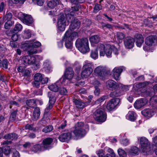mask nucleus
Returning <instances> with one entry per match:
<instances>
[{
    "label": "nucleus",
    "instance_id": "nucleus-1",
    "mask_svg": "<svg viewBox=\"0 0 157 157\" xmlns=\"http://www.w3.org/2000/svg\"><path fill=\"white\" fill-rule=\"evenodd\" d=\"M75 45L79 51L83 53L89 51L88 40L86 38L78 39L76 41Z\"/></svg>",
    "mask_w": 157,
    "mask_h": 157
},
{
    "label": "nucleus",
    "instance_id": "nucleus-2",
    "mask_svg": "<svg viewBox=\"0 0 157 157\" xmlns=\"http://www.w3.org/2000/svg\"><path fill=\"white\" fill-rule=\"evenodd\" d=\"M84 124L83 122L77 123L73 128V132L75 136L78 138H82L85 135L86 132L83 128Z\"/></svg>",
    "mask_w": 157,
    "mask_h": 157
},
{
    "label": "nucleus",
    "instance_id": "nucleus-3",
    "mask_svg": "<svg viewBox=\"0 0 157 157\" xmlns=\"http://www.w3.org/2000/svg\"><path fill=\"white\" fill-rule=\"evenodd\" d=\"M93 64L92 63L86 61L85 62L81 73V76L83 78H86L92 74L93 69Z\"/></svg>",
    "mask_w": 157,
    "mask_h": 157
},
{
    "label": "nucleus",
    "instance_id": "nucleus-4",
    "mask_svg": "<svg viewBox=\"0 0 157 157\" xmlns=\"http://www.w3.org/2000/svg\"><path fill=\"white\" fill-rule=\"evenodd\" d=\"M140 145V149L142 152L145 155L148 154L151 150V144L148 139L144 137H142L138 139Z\"/></svg>",
    "mask_w": 157,
    "mask_h": 157
},
{
    "label": "nucleus",
    "instance_id": "nucleus-5",
    "mask_svg": "<svg viewBox=\"0 0 157 157\" xmlns=\"http://www.w3.org/2000/svg\"><path fill=\"white\" fill-rule=\"evenodd\" d=\"M97 49L99 51L100 55L101 56H104L105 54L106 56H110L112 54V46L109 44L104 45L102 44H98Z\"/></svg>",
    "mask_w": 157,
    "mask_h": 157
},
{
    "label": "nucleus",
    "instance_id": "nucleus-6",
    "mask_svg": "<svg viewBox=\"0 0 157 157\" xmlns=\"http://www.w3.org/2000/svg\"><path fill=\"white\" fill-rule=\"evenodd\" d=\"M74 75V72L72 68L69 67L66 68L62 78V83L64 85L67 84L69 81L73 78Z\"/></svg>",
    "mask_w": 157,
    "mask_h": 157
},
{
    "label": "nucleus",
    "instance_id": "nucleus-7",
    "mask_svg": "<svg viewBox=\"0 0 157 157\" xmlns=\"http://www.w3.org/2000/svg\"><path fill=\"white\" fill-rule=\"evenodd\" d=\"M94 117L98 122H103L106 119V116L103 110L102 109H98L94 113Z\"/></svg>",
    "mask_w": 157,
    "mask_h": 157
},
{
    "label": "nucleus",
    "instance_id": "nucleus-8",
    "mask_svg": "<svg viewBox=\"0 0 157 157\" xmlns=\"http://www.w3.org/2000/svg\"><path fill=\"white\" fill-rule=\"evenodd\" d=\"M120 99L119 98H113L107 102L106 107L109 111L113 110L119 103Z\"/></svg>",
    "mask_w": 157,
    "mask_h": 157
},
{
    "label": "nucleus",
    "instance_id": "nucleus-9",
    "mask_svg": "<svg viewBox=\"0 0 157 157\" xmlns=\"http://www.w3.org/2000/svg\"><path fill=\"white\" fill-rule=\"evenodd\" d=\"M22 63L25 65L27 66L29 64H33L36 61V58L33 56H23L21 59Z\"/></svg>",
    "mask_w": 157,
    "mask_h": 157
},
{
    "label": "nucleus",
    "instance_id": "nucleus-10",
    "mask_svg": "<svg viewBox=\"0 0 157 157\" xmlns=\"http://www.w3.org/2000/svg\"><path fill=\"white\" fill-rule=\"evenodd\" d=\"M53 139L51 138H47L44 139L42 142V147L44 150L49 149L53 147L52 144Z\"/></svg>",
    "mask_w": 157,
    "mask_h": 157
},
{
    "label": "nucleus",
    "instance_id": "nucleus-11",
    "mask_svg": "<svg viewBox=\"0 0 157 157\" xmlns=\"http://www.w3.org/2000/svg\"><path fill=\"white\" fill-rule=\"evenodd\" d=\"M106 86L108 89L112 91L118 88L119 87V85L116 82L112 80H108L106 82Z\"/></svg>",
    "mask_w": 157,
    "mask_h": 157
},
{
    "label": "nucleus",
    "instance_id": "nucleus-12",
    "mask_svg": "<svg viewBox=\"0 0 157 157\" xmlns=\"http://www.w3.org/2000/svg\"><path fill=\"white\" fill-rule=\"evenodd\" d=\"M94 71V73L101 78H104L106 75L105 69L101 66L97 67Z\"/></svg>",
    "mask_w": 157,
    "mask_h": 157
},
{
    "label": "nucleus",
    "instance_id": "nucleus-13",
    "mask_svg": "<svg viewBox=\"0 0 157 157\" xmlns=\"http://www.w3.org/2000/svg\"><path fill=\"white\" fill-rule=\"evenodd\" d=\"M134 42H136L138 47H140L144 42V38L142 35L139 33L136 34L134 37Z\"/></svg>",
    "mask_w": 157,
    "mask_h": 157
},
{
    "label": "nucleus",
    "instance_id": "nucleus-14",
    "mask_svg": "<svg viewBox=\"0 0 157 157\" xmlns=\"http://www.w3.org/2000/svg\"><path fill=\"white\" fill-rule=\"evenodd\" d=\"M123 70V67H115L113 70V75L116 80L119 79L120 75Z\"/></svg>",
    "mask_w": 157,
    "mask_h": 157
},
{
    "label": "nucleus",
    "instance_id": "nucleus-15",
    "mask_svg": "<svg viewBox=\"0 0 157 157\" xmlns=\"http://www.w3.org/2000/svg\"><path fill=\"white\" fill-rule=\"evenodd\" d=\"M147 102V101L146 99L142 98L136 101L134 104V106L136 109H140L145 105Z\"/></svg>",
    "mask_w": 157,
    "mask_h": 157
},
{
    "label": "nucleus",
    "instance_id": "nucleus-16",
    "mask_svg": "<svg viewBox=\"0 0 157 157\" xmlns=\"http://www.w3.org/2000/svg\"><path fill=\"white\" fill-rule=\"evenodd\" d=\"M124 43L125 47L127 48H132L134 44L133 39L131 37H126L124 39Z\"/></svg>",
    "mask_w": 157,
    "mask_h": 157
},
{
    "label": "nucleus",
    "instance_id": "nucleus-17",
    "mask_svg": "<svg viewBox=\"0 0 157 157\" xmlns=\"http://www.w3.org/2000/svg\"><path fill=\"white\" fill-rule=\"evenodd\" d=\"M23 18L22 19L23 22L25 24L29 25L33 22V18L31 15L28 14H23Z\"/></svg>",
    "mask_w": 157,
    "mask_h": 157
},
{
    "label": "nucleus",
    "instance_id": "nucleus-18",
    "mask_svg": "<svg viewBox=\"0 0 157 157\" xmlns=\"http://www.w3.org/2000/svg\"><path fill=\"white\" fill-rule=\"evenodd\" d=\"M81 8V6L80 5H77L76 6H74L72 7L71 9L72 11H71L70 13H65L66 17L71 18V16L75 15V12L79 10V9Z\"/></svg>",
    "mask_w": 157,
    "mask_h": 157
},
{
    "label": "nucleus",
    "instance_id": "nucleus-19",
    "mask_svg": "<svg viewBox=\"0 0 157 157\" xmlns=\"http://www.w3.org/2000/svg\"><path fill=\"white\" fill-rule=\"evenodd\" d=\"M64 36L71 40H72L74 38L78 36V33L74 32H72L71 30H67L65 33Z\"/></svg>",
    "mask_w": 157,
    "mask_h": 157
},
{
    "label": "nucleus",
    "instance_id": "nucleus-20",
    "mask_svg": "<svg viewBox=\"0 0 157 157\" xmlns=\"http://www.w3.org/2000/svg\"><path fill=\"white\" fill-rule=\"evenodd\" d=\"M71 134L70 132L65 133L59 136L58 137L59 140L61 142L67 141L71 139Z\"/></svg>",
    "mask_w": 157,
    "mask_h": 157
},
{
    "label": "nucleus",
    "instance_id": "nucleus-21",
    "mask_svg": "<svg viewBox=\"0 0 157 157\" xmlns=\"http://www.w3.org/2000/svg\"><path fill=\"white\" fill-rule=\"evenodd\" d=\"M80 22L77 19H75L73 20L71 22L70 25V28L71 29H78L80 26Z\"/></svg>",
    "mask_w": 157,
    "mask_h": 157
},
{
    "label": "nucleus",
    "instance_id": "nucleus-22",
    "mask_svg": "<svg viewBox=\"0 0 157 157\" xmlns=\"http://www.w3.org/2000/svg\"><path fill=\"white\" fill-rule=\"evenodd\" d=\"M142 115L145 117H151L154 114V112L151 109H146L141 111Z\"/></svg>",
    "mask_w": 157,
    "mask_h": 157
},
{
    "label": "nucleus",
    "instance_id": "nucleus-23",
    "mask_svg": "<svg viewBox=\"0 0 157 157\" xmlns=\"http://www.w3.org/2000/svg\"><path fill=\"white\" fill-rule=\"evenodd\" d=\"M73 102L76 107L82 109L87 105V103L84 102L80 100L75 99Z\"/></svg>",
    "mask_w": 157,
    "mask_h": 157
},
{
    "label": "nucleus",
    "instance_id": "nucleus-24",
    "mask_svg": "<svg viewBox=\"0 0 157 157\" xmlns=\"http://www.w3.org/2000/svg\"><path fill=\"white\" fill-rule=\"evenodd\" d=\"M155 40V37L154 36H151L147 37L145 40L146 45L151 46L152 45Z\"/></svg>",
    "mask_w": 157,
    "mask_h": 157
},
{
    "label": "nucleus",
    "instance_id": "nucleus-25",
    "mask_svg": "<svg viewBox=\"0 0 157 157\" xmlns=\"http://www.w3.org/2000/svg\"><path fill=\"white\" fill-rule=\"evenodd\" d=\"M18 136L14 133H12L6 135L4 136V138L6 139L10 140H16L17 139Z\"/></svg>",
    "mask_w": 157,
    "mask_h": 157
},
{
    "label": "nucleus",
    "instance_id": "nucleus-26",
    "mask_svg": "<svg viewBox=\"0 0 157 157\" xmlns=\"http://www.w3.org/2000/svg\"><path fill=\"white\" fill-rule=\"evenodd\" d=\"M40 115V109L38 107H36L33 111V119L36 121L38 120Z\"/></svg>",
    "mask_w": 157,
    "mask_h": 157
},
{
    "label": "nucleus",
    "instance_id": "nucleus-27",
    "mask_svg": "<svg viewBox=\"0 0 157 157\" xmlns=\"http://www.w3.org/2000/svg\"><path fill=\"white\" fill-rule=\"evenodd\" d=\"M26 105L29 107L34 108L36 106V101L34 99H29L26 101Z\"/></svg>",
    "mask_w": 157,
    "mask_h": 157
},
{
    "label": "nucleus",
    "instance_id": "nucleus-28",
    "mask_svg": "<svg viewBox=\"0 0 157 157\" xmlns=\"http://www.w3.org/2000/svg\"><path fill=\"white\" fill-rule=\"evenodd\" d=\"M63 40L65 42V45L66 47L69 49H71L72 48V40H70L69 38L66 37L65 36L63 38Z\"/></svg>",
    "mask_w": 157,
    "mask_h": 157
},
{
    "label": "nucleus",
    "instance_id": "nucleus-29",
    "mask_svg": "<svg viewBox=\"0 0 157 157\" xmlns=\"http://www.w3.org/2000/svg\"><path fill=\"white\" fill-rule=\"evenodd\" d=\"M109 94L111 98H114L117 97L121 94V92L118 88H117Z\"/></svg>",
    "mask_w": 157,
    "mask_h": 157
},
{
    "label": "nucleus",
    "instance_id": "nucleus-30",
    "mask_svg": "<svg viewBox=\"0 0 157 157\" xmlns=\"http://www.w3.org/2000/svg\"><path fill=\"white\" fill-rule=\"evenodd\" d=\"M43 67V69L47 73H49L52 71V68L48 61L44 62Z\"/></svg>",
    "mask_w": 157,
    "mask_h": 157
},
{
    "label": "nucleus",
    "instance_id": "nucleus-31",
    "mask_svg": "<svg viewBox=\"0 0 157 157\" xmlns=\"http://www.w3.org/2000/svg\"><path fill=\"white\" fill-rule=\"evenodd\" d=\"M100 40L99 36L97 35H94L90 37V42L93 43L97 44Z\"/></svg>",
    "mask_w": 157,
    "mask_h": 157
},
{
    "label": "nucleus",
    "instance_id": "nucleus-32",
    "mask_svg": "<svg viewBox=\"0 0 157 157\" xmlns=\"http://www.w3.org/2000/svg\"><path fill=\"white\" fill-rule=\"evenodd\" d=\"M57 0H52L48 1L47 4L48 6L50 8H53L58 3Z\"/></svg>",
    "mask_w": 157,
    "mask_h": 157
},
{
    "label": "nucleus",
    "instance_id": "nucleus-33",
    "mask_svg": "<svg viewBox=\"0 0 157 157\" xmlns=\"http://www.w3.org/2000/svg\"><path fill=\"white\" fill-rule=\"evenodd\" d=\"M136 113L133 111H129L127 115V117L130 121H133L136 120Z\"/></svg>",
    "mask_w": 157,
    "mask_h": 157
},
{
    "label": "nucleus",
    "instance_id": "nucleus-34",
    "mask_svg": "<svg viewBox=\"0 0 157 157\" xmlns=\"http://www.w3.org/2000/svg\"><path fill=\"white\" fill-rule=\"evenodd\" d=\"M48 96L49 99V101L52 104H54L56 101L54 93L51 92H49Z\"/></svg>",
    "mask_w": 157,
    "mask_h": 157
},
{
    "label": "nucleus",
    "instance_id": "nucleus-35",
    "mask_svg": "<svg viewBox=\"0 0 157 157\" xmlns=\"http://www.w3.org/2000/svg\"><path fill=\"white\" fill-rule=\"evenodd\" d=\"M139 151L138 148L136 147H132L128 152L131 155L134 156Z\"/></svg>",
    "mask_w": 157,
    "mask_h": 157
},
{
    "label": "nucleus",
    "instance_id": "nucleus-36",
    "mask_svg": "<svg viewBox=\"0 0 157 157\" xmlns=\"http://www.w3.org/2000/svg\"><path fill=\"white\" fill-rule=\"evenodd\" d=\"M144 24L146 26H150V25L152 23H155L154 20L152 19V17H148L147 19H145L144 21Z\"/></svg>",
    "mask_w": 157,
    "mask_h": 157
},
{
    "label": "nucleus",
    "instance_id": "nucleus-37",
    "mask_svg": "<svg viewBox=\"0 0 157 157\" xmlns=\"http://www.w3.org/2000/svg\"><path fill=\"white\" fill-rule=\"evenodd\" d=\"M151 104L155 108H157V95L152 97L150 99Z\"/></svg>",
    "mask_w": 157,
    "mask_h": 157
},
{
    "label": "nucleus",
    "instance_id": "nucleus-38",
    "mask_svg": "<svg viewBox=\"0 0 157 157\" xmlns=\"http://www.w3.org/2000/svg\"><path fill=\"white\" fill-rule=\"evenodd\" d=\"M58 91L59 93L61 95H67L68 93V91L66 88L64 87L59 88Z\"/></svg>",
    "mask_w": 157,
    "mask_h": 157
},
{
    "label": "nucleus",
    "instance_id": "nucleus-39",
    "mask_svg": "<svg viewBox=\"0 0 157 157\" xmlns=\"http://www.w3.org/2000/svg\"><path fill=\"white\" fill-rule=\"evenodd\" d=\"M31 36V31L29 29L25 30L24 31L23 35V37L25 39H28L30 38Z\"/></svg>",
    "mask_w": 157,
    "mask_h": 157
},
{
    "label": "nucleus",
    "instance_id": "nucleus-40",
    "mask_svg": "<svg viewBox=\"0 0 157 157\" xmlns=\"http://www.w3.org/2000/svg\"><path fill=\"white\" fill-rule=\"evenodd\" d=\"M98 50H99L97 49V47L95 49L91 50L90 56L93 59H96L98 57Z\"/></svg>",
    "mask_w": 157,
    "mask_h": 157
},
{
    "label": "nucleus",
    "instance_id": "nucleus-41",
    "mask_svg": "<svg viewBox=\"0 0 157 157\" xmlns=\"http://www.w3.org/2000/svg\"><path fill=\"white\" fill-rule=\"evenodd\" d=\"M41 145L40 144H36L32 147V150L35 152H36L41 150Z\"/></svg>",
    "mask_w": 157,
    "mask_h": 157
},
{
    "label": "nucleus",
    "instance_id": "nucleus-42",
    "mask_svg": "<svg viewBox=\"0 0 157 157\" xmlns=\"http://www.w3.org/2000/svg\"><path fill=\"white\" fill-rule=\"evenodd\" d=\"M8 63L7 59H4L2 61L0 60V67H3L5 69L8 68Z\"/></svg>",
    "mask_w": 157,
    "mask_h": 157
},
{
    "label": "nucleus",
    "instance_id": "nucleus-43",
    "mask_svg": "<svg viewBox=\"0 0 157 157\" xmlns=\"http://www.w3.org/2000/svg\"><path fill=\"white\" fill-rule=\"evenodd\" d=\"M48 88L54 92H57L59 89L58 86L56 84H52L48 86Z\"/></svg>",
    "mask_w": 157,
    "mask_h": 157
},
{
    "label": "nucleus",
    "instance_id": "nucleus-44",
    "mask_svg": "<svg viewBox=\"0 0 157 157\" xmlns=\"http://www.w3.org/2000/svg\"><path fill=\"white\" fill-rule=\"evenodd\" d=\"M30 48H31V43L29 44L27 42L23 44L21 46V48L24 51H28Z\"/></svg>",
    "mask_w": 157,
    "mask_h": 157
},
{
    "label": "nucleus",
    "instance_id": "nucleus-45",
    "mask_svg": "<svg viewBox=\"0 0 157 157\" xmlns=\"http://www.w3.org/2000/svg\"><path fill=\"white\" fill-rule=\"evenodd\" d=\"M43 76L40 73H36L34 76V80L40 82Z\"/></svg>",
    "mask_w": 157,
    "mask_h": 157
},
{
    "label": "nucleus",
    "instance_id": "nucleus-46",
    "mask_svg": "<svg viewBox=\"0 0 157 157\" xmlns=\"http://www.w3.org/2000/svg\"><path fill=\"white\" fill-rule=\"evenodd\" d=\"M102 8V6L100 4L96 3L95 4V6L94 7L93 11L94 13H96L101 10Z\"/></svg>",
    "mask_w": 157,
    "mask_h": 157
},
{
    "label": "nucleus",
    "instance_id": "nucleus-47",
    "mask_svg": "<svg viewBox=\"0 0 157 157\" xmlns=\"http://www.w3.org/2000/svg\"><path fill=\"white\" fill-rule=\"evenodd\" d=\"M53 129V127L52 125H49L44 128L42 131L45 133H47L51 132Z\"/></svg>",
    "mask_w": 157,
    "mask_h": 157
},
{
    "label": "nucleus",
    "instance_id": "nucleus-48",
    "mask_svg": "<svg viewBox=\"0 0 157 157\" xmlns=\"http://www.w3.org/2000/svg\"><path fill=\"white\" fill-rule=\"evenodd\" d=\"M22 29V26L20 24H16L13 30V32L17 33L19 31L21 30Z\"/></svg>",
    "mask_w": 157,
    "mask_h": 157
},
{
    "label": "nucleus",
    "instance_id": "nucleus-49",
    "mask_svg": "<svg viewBox=\"0 0 157 157\" xmlns=\"http://www.w3.org/2000/svg\"><path fill=\"white\" fill-rule=\"evenodd\" d=\"M11 34H12V35L11 38L13 41H15L17 40L18 38V36L16 33L14 32L13 30H11L10 31V33Z\"/></svg>",
    "mask_w": 157,
    "mask_h": 157
},
{
    "label": "nucleus",
    "instance_id": "nucleus-50",
    "mask_svg": "<svg viewBox=\"0 0 157 157\" xmlns=\"http://www.w3.org/2000/svg\"><path fill=\"white\" fill-rule=\"evenodd\" d=\"M118 152L120 157H126L127 156L126 153L125 151L121 148L118 149Z\"/></svg>",
    "mask_w": 157,
    "mask_h": 157
},
{
    "label": "nucleus",
    "instance_id": "nucleus-51",
    "mask_svg": "<svg viewBox=\"0 0 157 157\" xmlns=\"http://www.w3.org/2000/svg\"><path fill=\"white\" fill-rule=\"evenodd\" d=\"M102 25L101 28L103 29H112L113 28L112 25L109 24H106L104 22L101 23Z\"/></svg>",
    "mask_w": 157,
    "mask_h": 157
},
{
    "label": "nucleus",
    "instance_id": "nucleus-52",
    "mask_svg": "<svg viewBox=\"0 0 157 157\" xmlns=\"http://www.w3.org/2000/svg\"><path fill=\"white\" fill-rule=\"evenodd\" d=\"M3 152L4 154L6 155L9 154L11 151V148L10 147L6 146L3 149Z\"/></svg>",
    "mask_w": 157,
    "mask_h": 157
},
{
    "label": "nucleus",
    "instance_id": "nucleus-53",
    "mask_svg": "<svg viewBox=\"0 0 157 157\" xmlns=\"http://www.w3.org/2000/svg\"><path fill=\"white\" fill-rule=\"evenodd\" d=\"M59 21H60V23L61 24L65 23V17L64 15L62 14L59 16L58 19V24H59Z\"/></svg>",
    "mask_w": 157,
    "mask_h": 157
},
{
    "label": "nucleus",
    "instance_id": "nucleus-54",
    "mask_svg": "<svg viewBox=\"0 0 157 157\" xmlns=\"http://www.w3.org/2000/svg\"><path fill=\"white\" fill-rule=\"evenodd\" d=\"M58 27L59 29L61 31H63L64 30L65 27H66V24H61L60 23V21L59 22V24H58Z\"/></svg>",
    "mask_w": 157,
    "mask_h": 157
},
{
    "label": "nucleus",
    "instance_id": "nucleus-55",
    "mask_svg": "<svg viewBox=\"0 0 157 157\" xmlns=\"http://www.w3.org/2000/svg\"><path fill=\"white\" fill-rule=\"evenodd\" d=\"M41 45V43L39 42H36L33 43H31V48H35L40 47Z\"/></svg>",
    "mask_w": 157,
    "mask_h": 157
},
{
    "label": "nucleus",
    "instance_id": "nucleus-56",
    "mask_svg": "<svg viewBox=\"0 0 157 157\" xmlns=\"http://www.w3.org/2000/svg\"><path fill=\"white\" fill-rule=\"evenodd\" d=\"M37 52L36 49L32 48H30V49H29L27 51V53L29 55H33L36 54Z\"/></svg>",
    "mask_w": 157,
    "mask_h": 157
},
{
    "label": "nucleus",
    "instance_id": "nucleus-57",
    "mask_svg": "<svg viewBox=\"0 0 157 157\" xmlns=\"http://www.w3.org/2000/svg\"><path fill=\"white\" fill-rule=\"evenodd\" d=\"M108 98V95H104L100 97L96 101L97 102H101L105 99Z\"/></svg>",
    "mask_w": 157,
    "mask_h": 157
},
{
    "label": "nucleus",
    "instance_id": "nucleus-58",
    "mask_svg": "<svg viewBox=\"0 0 157 157\" xmlns=\"http://www.w3.org/2000/svg\"><path fill=\"white\" fill-rule=\"evenodd\" d=\"M125 37L124 34L122 32L117 33V37L118 40H122Z\"/></svg>",
    "mask_w": 157,
    "mask_h": 157
},
{
    "label": "nucleus",
    "instance_id": "nucleus-59",
    "mask_svg": "<svg viewBox=\"0 0 157 157\" xmlns=\"http://www.w3.org/2000/svg\"><path fill=\"white\" fill-rule=\"evenodd\" d=\"M96 154L99 157H105L104 151L102 149H100L97 151Z\"/></svg>",
    "mask_w": 157,
    "mask_h": 157
},
{
    "label": "nucleus",
    "instance_id": "nucleus-60",
    "mask_svg": "<svg viewBox=\"0 0 157 157\" xmlns=\"http://www.w3.org/2000/svg\"><path fill=\"white\" fill-rule=\"evenodd\" d=\"M12 25V22L10 21H7L5 24L4 27L5 29H9Z\"/></svg>",
    "mask_w": 157,
    "mask_h": 157
},
{
    "label": "nucleus",
    "instance_id": "nucleus-61",
    "mask_svg": "<svg viewBox=\"0 0 157 157\" xmlns=\"http://www.w3.org/2000/svg\"><path fill=\"white\" fill-rule=\"evenodd\" d=\"M54 104H52L49 101L48 105L45 109V112L48 113L49 110L52 109Z\"/></svg>",
    "mask_w": 157,
    "mask_h": 157
},
{
    "label": "nucleus",
    "instance_id": "nucleus-62",
    "mask_svg": "<svg viewBox=\"0 0 157 157\" xmlns=\"http://www.w3.org/2000/svg\"><path fill=\"white\" fill-rule=\"evenodd\" d=\"M40 82L34 80V81L32 82L33 86L36 88H38L40 87Z\"/></svg>",
    "mask_w": 157,
    "mask_h": 157
},
{
    "label": "nucleus",
    "instance_id": "nucleus-63",
    "mask_svg": "<svg viewBox=\"0 0 157 157\" xmlns=\"http://www.w3.org/2000/svg\"><path fill=\"white\" fill-rule=\"evenodd\" d=\"M106 149L107 152L111 154V157H114L115 156V154L113 150L109 147H106Z\"/></svg>",
    "mask_w": 157,
    "mask_h": 157
},
{
    "label": "nucleus",
    "instance_id": "nucleus-64",
    "mask_svg": "<svg viewBox=\"0 0 157 157\" xmlns=\"http://www.w3.org/2000/svg\"><path fill=\"white\" fill-rule=\"evenodd\" d=\"M12 15L11 13H9L6 14L5 18L7 21H10V20L12 18Z\"/></svg>",
    "mask_w": 157,
    "mask_h": 157
}]
</instances>
